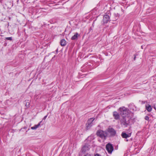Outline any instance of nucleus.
<instances>
[{
    "instance_id": "obj_1",
    "label": "nucleus",
    "mask_w": 156,
    "mask_h": 156,
    "mask_svg": "<svg viewBox=\"0 0 156 156\" xmlns=\"http://www.w3.org/2000/svg\"><path fill=\"white\" fill-rule=\"evenodd\" d=\"M119 110L120 114L122 118L129 117L128 115L129 114V110L125 107H122L119 108Z\"/></svg>"
},
{
    "instance_id": "obj_2",
    "label": "nucleus",
    "mask_w": 156,
    "mask_h": 156,
    "mask_svg": "<svg viewBox=\"0 0 156 156\" xmlns=\"http://www.w3.org/2000/svg\"><path fill=\"white\" fill-rule=\"evenodd\" d=\"M120 124L124 127H127L130 123L129 118V117H124L120 120Z\"/></svg>"
},
{
    "instance_id": "obj_3",
    "label": "nucleus",
    "mask_w": 156,
    "mask_h": 156,
    "mask_svg": "<svg viewBox=\"0 0 156 156\" xmlns=\"http://www.w3.org/2000/svg\"><path fill=\"white\" fill-rule=\"evenodd\" d=\"M97 135L101 138L105 139L108 135V133L106 131H103L101 130H99L97 131Z\"/></svg>"
},
{
    "instance_id": "obj_4",
    "label": "nucleus",
    "mask_w": 156,
    "mask_h": 156,
    "mask_svg": "<svg viewBox=\"0 0 156 156\" xmlns=\"http://www.w3.org/2000/svg\"><path fill=\"white\" fill-rule=\"evenodd\" d=\"M94 120V119L91 118L89 119L86 124V129L87 130L90 129L93 125V122Z\"/></svg>"
},
{
    "instance_id": "obj_5",
    "label": "nucleus",
    "mask_w": 156,
    "mask_h": 156,
    "mask_svg": "<svg viewBox=\"0 0 156 156\" xmlns=\"http://www.w3.org/2000/svg\"><path fill=\"white\" fill-rule=\"evenodd\" d=\"M106 148L108 152L110 154L112 153L114 150V147L112 144L110 143H108L106 145Z\"/></svg>"
},
{
    "instance_id": "obj_6",
    "label": "nucleus",
    "mask_w": 156,
    "mask_h": 156,
    "mask_svg": "<svg viewBox=\"0 0 156 156\" xmlns=\"http://www.w3.org/2000/svg\"><path fill=\"white\" fill-rule=\"evenodd\" d=\"M106 131L110 133L111 136H115L116 134V131L113 128L110 127L107 129Z\"/></svg>"
},
{
    "instance_id": "obj_7",
    "label": "nucleus",
    "mask_w": 156,
    "mask_h": 156,
    "mask_svg": "<svg viewBox=\"0 0 156 156\" xmlns=\"http://www.w3.org/2000/svg\"><path fill=\"white\" fill-rule=\"evenodd\" d=\"M89 149V146L87 145H84L83 147H82L81 150V151L83 153H84L88 151Z\"/></svg>"
},
{
    "instance_id": "obj_8",
    "label": "nucleus",
    "mask_w": 156,
    "mask_h": 156,
    "mask_svg": "<svg viewBox=\"0 0 156 156\" xmlns=\"http://www.w3.org/2000/svg\"><path fill=\"white\" fill-rule=\"evenodd\" d=\"M110 19L109 16L107 15H105L103 17V21L104 23H106Z\"/></svg>"
},
{
    "instance_id": "obj_9",
    "label": "nucleus",
    "mask_w": 156,
    "mask_h": 156,
    "mask_svg": "<svg viewBox=\"0 0 156 156\" xmlns=\"http://www.w3.org/2000/svg\"><path fill=\"white\" fill-rule=\"evenodd\" d=\"M131 134V133H130L128 134H127L125 133L122 132L121 134V136L123 138L126 139L130 136Z\"/></svg>"
},
{
    "instance_id": "obj_10",
    "label": "nucleus",
    "mask_w": 156,
    "mask_h": 156,
    "mask_svg": "<svg viewBox=\"0 0 156 156\" xmlns=\"http://www.w3.org/2000/svg\"><path fill=\"white\" fill-rule=\"evenodd\" d=\"M113 116L114 117V119L116 120L119 119L120 117V115L119 114L116 112H113Z\"/></svg>"
},
{
    "instance_id": "obj_11",
    "label": "nucleus",
    "mask_w": 156,
    "mask_h": 156,
    "mask_svg": "<svg viewBox=\"0 0 156 156\" xmlns=\"http://www.w3.org/2000/svg\"><path fill=\"white\" fill-rule=\"evenodd\" d=\"M61 45L62 46H65L66 44V41L65 39H62L60 42Z\"/></svg>"
},
{
    "instance_id": "obj_12",
    "label": "nucleus",
    "mask_w": 156,
    "mask_h": 156,
    "mask_svg": "<svg viewBox=\"0 0 156 156\" xmlns=\"http://www.w3.org/2000/svg\"><path fill=\"white\" fill-rule=\"evenodd\" d=\"M146 108L148 112H151V110L152 108L151 106L150 105H146Z\"/></svg>"
},
{
    "instance_id": "obj_13",
    "label": "nucleus",
    "mask_w": 156,
    "mask_h": 156,
    "mask_svg": "<svg viewBox=\"0 0 156 156\" xmlns=\"http://www.w3.org/2000/svg\"><path fill=\"white\" fill-rule=\"evenodd\" d=\"M78 36H79L78 34L77 33H76L72 37L71 39L72 40H77Z\"/></svg>"
},
{
    "instance_id": "obj_14",
    "label": "nucleus",
    "mask_w": 156,
    "mask_h": 156,
    "mask_svg": "<svg viewBox=\"0 0 156 156\" xmlns=\"http://www.w3.org/2000/svg\"><path fill=\"white\" fill-rule=\"evenodd\" d=\"M42 121H41L37 125H35L34 126L31 127V129H36L38 128L40 125L41 123L42 122Z\"/></svg>"
},
{
    "instance_id": "obj_15",
    "label": "nucleus",
    "mask_w": 156,
    "mask_h": 156,
    "mask_svg": "<svg viewBox=\"0 0 156 156\" xmlns=\"http://www.w3.org/2000/svg\"><path fill=\"white\" fill-rule=\"evenodd\" d=\"M30 104V103L28 101V100L26 102L25 105L29 107V106Z\"/></svg>"
},
{
    "instance_id": "obj_16",
    "label": "nucleus",
    "mask_w": 156,
    "mask_h": 156,
    "mask_svg": "<svg viewBox=\"0 0 156 156\" xmlns=\"http://www.w3.org/2000/svg\"><path fill=\"white\" fill-rule=\"evenodd\" d=\"M149 118L148 116H145V120L148 121L149 120Z\"/></svg>"
},
{
    "instance_id": "obj_17",
    "label": "nucleus",
    "mask_w": 156,
    "mask_h": 156,
    "mask_svg": "<svg viewBox=\"0 0 156 156\" xmlns=\"http://www.w3.org/2000/svg\"><path fill=\"white\" fill-rule=\"evenodd\" d=\"M6 39L8 40L11 41L12 40V37H7L6 38Z\"/></svg>"
},
{
    "instance_id": "obj_18",
    "label": "nucleus",
    "mask_w": 156,
    "mask_h": 156,
    "mask_svg": "<svg viewBox=\"0 0 156 156\" xmlns=\"http://www.w3.org/2000/svg\"><path fill=\"white\" fill-rule=\"evenodd\" d=\"M114 15L116 17H118L119 16V15L118 14V13H115Z\"/></svg>"
},
{
    "instance_id": "obj_19",
    "label": "nucleus",
    "mask_w": 156,
    "mask_h": 156,
    "mask_svg": "<svg viewBox=\"0 0 156 156\" xmlns=\"http://www.w3.org/2000/svg\"><path fill=\"white\" fill-rule=\"evenodd\" d=\"M47 117V115H46L44 117V118H43V120H45V119H46V118Z\"/></svg>"
},
{
    "instance_id": "obj_20",
    "label": "nucleus",
    "mask_w": 156,
    "mask_h": 156,
    "mask_svg": "<svg viewBox=\"0 0 156 156\" xmlns=\"http://www.w3.org/2000/svg\"><path fill=\"white\" fill-rule=\"evenodd\" d=\"M135 56H134V60H135L136 59V55H134Z\"/></svg>"
},
{
    "instance_id": "obj_21",
    "label": "nucleus",
    "mask_w": 156,
    "mask_h": 156,
    "mask_svg": "<svg viewBox=\"0 0 156 156\" xmlns=\"http://www.w3.org/2000/svg\"><path fill=\"white\" fill-rule=\"evenodd\" d=\"M145 102H146V101H142V104H145Z\"/></svg>"
},
{
    "instance_id": "obj_22",
    "label": "nucleus",
    "mask_w": 156,
    "mask_h": 156,
    "mask_svg": "<svg viewBox=\"0 0 156 156\" xmlns=\"http://www.w3.org/2000/svg\"><path fill=\"white\" fill-rule=\"evenodd\" d=\"M95 156H99V154H96Z\"/></svg>"
},
{
    "instance_id": "obj_23",
    "label": "nucleus",
    "mask_w": 156,
    "mask_h": 156,
    "mask_svg": "<svg viewBox=\"0 0 156 156\" xmlns=\"http://www.w3.org/2000/svg\"><path fill=\"white\" fill-rule=\"evenodd\" d=\"M56 53H57L58 52V49H57V50H56Z\"/></svg>"
},
{
    "instance_id": "obj_24",
    "label": "nucleus",
    "mask_w": 156,
    "mask_h": 156,
    "mask_svg": "<svg viewBox=\"0 0 156 156\" xmlns=\"http://www.w3.org/2000/svg\"><path fill=\"white\" fill-rule=\"evenodd\" d=\"M113 20H116V18H115L114 19H113Z\"/></svg>"
},
{
    "instance_id": "obj_25",
    "label": "nucleus",
    "mask_w": 156,
    "mask_h": 156,
    "mask_svg": "<svg viewBox=\"0 0 156 156\" xmlns=\"http://www.w3.org/2000/svg\"><path fill=\"white\" fill-rule=\"evenodd\" d=\"M126 140V141H128V140Z\"/></svg>"
}]
</instances>
